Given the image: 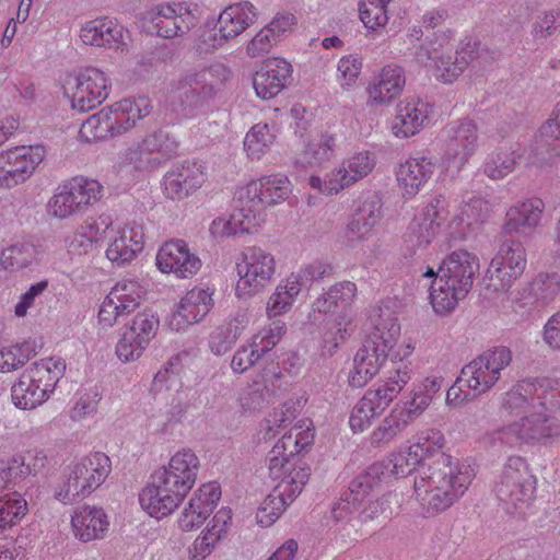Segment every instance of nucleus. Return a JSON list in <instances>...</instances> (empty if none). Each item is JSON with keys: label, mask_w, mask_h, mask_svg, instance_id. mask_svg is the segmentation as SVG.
<instances>
[{"label": "nucleus", "mask_w": 560, "mask_h": 560, "mask_svg": "<svg viewBox=\"0 0 560 560\" xmlns=\"http://www.w3.org/2000/svg\"><path fill=\"white\" fill-rule=\"evenodd\" d=\"M560 410V378L518 381L500 398L499 412L510 422L478 438L487 451L548 445L560 438V420L549 411Z\"/></svg>", "instance_id": "1"}, {"label": "nucleus", "mask_w": 560, "mask_h": 560, "mask_svg": "<svg viewBox=\"0 0 560 560\" xmlns=\"http://www.w3.org/2000/svg\"><path fill=\"white\" fill-rule=\"evenodd\" d=\"M474 478L469 465L448 454L417 469L413 497L424 516H434L451 508L464 495Z\"/></svg>", "instance_id": "2"}, {"label": "nucleus", "mask_w": 560, "mask_h": 560, "mask_svg": "<svg viewBox=\"0 0 560 560\" xmlns=\"http://www.w3.org/2000/svg\"><path fill=\"white\" fill-rule=\"evenodd\" d=\"M479 258L467 250H454L441 262L438 272L428 267L423 278H434L430 285V302L434 312L446 315L466 298L479 272Z\"/></svg>", "instance_id": "3"}, {"label": "nucleus", "mask_w": 560, "mask_h": 560, "mask_svg": "<svg viewBox=\"0 0 560 560\" xmlns=\"http://www.w3.org/2000/svg\"><path fill=\"white\" fill-rule=\"evenodd\" d=\"M400 336V325L395 317H380L353 358L349 384L360 388L366 385L386 362Z\"/></svg>", "instance_id": "4"}, {"label": "nucleus", "mask_w": 560, "mask_h": 560, "mask_svg": "<svg viewBox=\"0 0 560 560\" xmlns=\"http://www.w3.org/2000/svg\"><path fill=\"white\" fill-rule=\"evenodd\" d=\"M65 371L66 362L59 357L32 363L11 388L13 404L23 410H33L43 405L54 393Z\"/></svg>", "instance_id": "5"}, {"label": "nucleus", "mask_w": 560, "mask_h": 560, "mask_svg": "<svg viewBox=\"0 0 560 560\" xmlns=\"http://www.w3.org/2000/svg\"><path fill=\"white\" fill-rule=\"evenodd\" d=\"M179 141L170 131L156 129L131 143L119 155L120 168L145 173L155 171L178 155Z\"/></svg>", "instance_id": "6"}, {"label": "nucleus", "mask_w": 560, "mask_h": 560, "mask_svg": "<svg viewBox=\"0 0 560 560\" xmlns=\"http://www.w3.org/2000/svg\"><path fill=\"white\" fill-rule=\"evenodd\" d=\"M536 490V478L526 459L509 456L493 483V492L503 508L510 512H522L528 506Z\"/></svg>", "instance_id": "7"}, {"label": "nucleus", "mask_w": 560, "mask_h": 560, "mask_svg": "<svg viewBox=\"0 0 560 560\" xmlns=\"http://www.w3.org/2000/svg\"><path fill=\"white\" fill-rule=\"evenodd\" d=\"M357 292L358 288L354 282L340 281L329 287L313 302V310L322 314L341 311V314L335 319L334 327L327 330L323 337L324 347L329 353H332L353 331L352 317L347 311L353 303Z\"/></svg>", "instance_id": "8"}, {"label": "nucleus", "mask_w": 560, "mask_h": 560, "mask_svg": "<svg viewBox=\"0 0 560 560\" xmlns=\"http://www.w3.org/2000/svg\"><path fill=\"white\" fill-rule=\"evenodd\" d=\"M512 359L510 348L492 347L462 369L457 383L472 390L476 396L483 395L500 381L502 371L511 364Z\"/></svg>", "instance_id": "9"}, {"label": "nucleus", "mask_w": 560, "mask_h": 560, "mask_svg": "<svg viewBox=\"0 0 560 560\" xmlns=\"http://www.w3.org/2000/svg\"><path fill=\"white\" fill-rule=\"evenodd\" d=\"M110 459L101 452H95L70 466L67 481L57 493L63 503H73L97 489L110 472Z\"/></svg>", "instance_id": "10"}, {"label": "nucleus", "mask_w": 560, "mask_h": 560, "mask_svg": "<svg viewBox=\"0 0 560 560\" xmlns=\"http://www.w3.org/2000/svg\"><path fill=\"white\" fill-rule=\"evenodd\" d=\"M103 186L96 179L73 177L59 185L47 202L49 215L65 220L96 203L103 196Z\"/></svg>", "instance_id": "11"}, {"label": "nucleus", "mask_w": 560, "mask_h": 560, "mask_svg": "<svg viewBox=\"0 0 560 560\" xmlns=\"http://www.w3.org/2000/svg\"><path fill=\"white\" fill-rule=\"evenodd\" d=\"M376 163L377 156L374 151H357L343 159L340 165L334 167L324 178L313 175L308 183L311 188L323 195H337L368 177L375 168Z\"/></svg>", "instance_id": "12"}, {"label": "nucleus", "mask_w": 560, "mask_h": 560, "mask_svg": "<svg viewBox=\"0 0 560 560\" xmlns=\"http://www.w3.org/2000/svg\"><path fill=\"white\" fill-rule=\"evenodd\" d=\"M224 72L223 66L215 65L187 74L180 81L179 115L183 118L195 117L209 106Z\"/></svg>", "instance_id": "13"}, {"label": "nucleus", "mask_w": 560, "mask_h": 560, "mask_svg": "<svg viewBox=\"0 0 560 560\" xmlns=\"http://www.w3.org/2000/svg\"><path fill=\"white\" fill-rule=\"evenodd\" d=\"M236 269L238 280L235 294L246 300L260 293L271 282L276 272V260L269 252L252 246L243 250Z\"/></svg>", "instance_id": "14"}, {"label": "nucleus", "mask_w": 560, "mask_h": 560, "mask_svg": "<svg viewBox=\"0 0 560 560\" xmlns=\"http://www.w3.org/2000/svg\"><path fill=\"white\" fill-rule=\"evenodd\" d=\"M441 162L447 168L459 172L479 149V130L469 118L453 120L443 129Z\"/></svg>", "instance_id": "15"}, {"label": "nucleus", "mask_w": 560, "mask_h": 560, "mask_svg": "<svg viewBox=\"0 0 560 560\" xmlns=\"http://www.w3.org/2000/svg\"><path fill=\"white\" fill-rule=\"evenodd\" d=\"M447 202L442 196L433 198L420 212L415 214L406 233L404 243L410 254L427 248L448 218Z\"/></svg>", "instance_id": "16"}, {"label": "nucleus", "mask_w": 560, "mask_h": 560, "mask_svg": "<svg viewBox=\"0 0 560 560\" xmlns=\"http://www.w3.org/2000/svg\"><path fill=\"white\" fill-rule=\"evenodd\" d=\"M526 264V250L522 243H503L486 271L487 288L494 292H508L523 275Z\"/></svg>", "instance_id": "17"}, {"label": "nucleus", "mask_w": 560, "mask_h": 560, "mask_svg": "<svg viewBox=\"0 0 560 560\" xmlns=\"http://www.w3.org/2000/svg\"><path fill=\"white\" fill-rule=\"evenodd\" d=\"M292 194V184L285 175L275 174L250 180L240 195L242 205L250 208L258 222L265 221V209L284 202Z\"/></svg>", "instance_id": "18"}, {"label": "nucleus", "mask_w": 560, "mask_h": 560, "mask_svg": "<svg viewBox=\"0 0 560 560\" xmlns=\"http://www.w3.org/2000/svg\"><path fill=\"white\" fill-rule=\"evenodd\" d=\"M110 86V80L104 71L88 67L67 81L65 92L73 109L88 112L108 97Z\"/></svg>", "instance_id": "19"}, {"label": "nucleus", "mask_w": 560, "mask_h": 560, "mask_svg": "<svg viewBox=\"0 0 560 560\" xmlns=\"http://www.w3.org/2000/svg\"><path fill=\"white\" fill-rule=\"evenodd\" d=\"M310 478L308 469H301L284 475L279 480L273 490L265 498L260 504L256 518L261 526H270L284 512L296 497L302 492Z\"/></svg>", "instance_id": "20"}, {"label": "nucleus", "mask_w": 560, "mask_h": 560, "mask_svg": "<svg viewBox=\"0 0 560 560\" xmlns=\"http://www.w3.org/2000/svg\"><path fill=\"white\" fill-rule=\"evenodd\" d=\"M45 155L40 145H20L0 152V188L10 189L25 183Z\"/></svg>", "instance_id": "21"}, {"label": "nucleus", "mask_w": 560, "mask_h": 560, "mask_svg": "<svg viewBox=\"0 0 560 560\" xmlns=\"http://www.w3.org/2000/svg\"><path fill=\"white\" fill-rule=\"evenodd\" d=\"M145 289L138 280L118 281L104 299L98 311V323L103 327H113L121 317L129 315L141 303Z\"/></svg>", "instance_id": "22"}, {"label": "nucleus", "mask_w": 560, "mask_h": 560, "mask_svg": "<svg viewBox=\"0 0 560 560\" xmlns=\"http://www.w3.org/2000/svg\"><path fill=\"white\" fill-rule=\"evenodd\" d=\"M258 18L257 8L249 1L235 2L221 11L217 22L218 35H209L207 46L199 45L203 52H211L224 43L243 34Z\"/></svg>", "instance_id": "23"}, {"label": "nucleus", "mask_w": 560, "mask_h": 560, "mask_svg": "<svg viewBox=\"0 0 560 560\" xmlns=\"http://www.w3.org/2000/svg\"><path fill=\"white\" fill-rule=\"evenodd\" d=\"M148 20L151 30L164 38L183 36L198 23L197 15L187 2L159 4L148 13Z\"/></svg>", "instance_id": "24"}, {"label": "nucleus", "mask_w": 560, "mask_h": 560, "mask_svg": "<svg viewBox=\"0 0 560 560\" xmlns=\"http://www.w3.org/2000/svg\"><path fill=\"white\" fill-rule=\"evenodd\" d=\"M428 399L399 401L371 433V444H388L401 434L428 408Z\"/></svg>", "instance_id": "25"}, {"label": "nucleus", "mask_w": 560, "mask_h": 560, "mask_svg": "<svg viewBox=\"0 0 560 560\" xmlns=\"http://www.w3.org/2000/svg\"><path fill=\"white\" fill-rule=\"evenodd\" d=\"M214 290L203 287H194L180 298L170 319L172 330L184 331L189 326L202 322L214 305Z\"/></svg>", "instance_id": "26"}, {"label": "nucleus", "mask_w": 560, "mask_h": 560, "mask_svg": "<svg viewBox=\"0 0 560 560\" xmlns=\"http://www.w3.org/2000/svg\"><path fill=\"white\" fill-rule=\"evenodd\" d=\"M434 118V105L419 97L400 101L392 121V132L398 139L416 136L431 125Z\"/></svg>", "instance_id": "27"}, {"label": "nucleus", "mask_w": 560, "mask_h": 560, "mask_svg": "<svg viewBox=\"0 0 560 560\" xmlns=\"http://www.w3.org/2000/svg\"><path fill=\"white\" fill-rule=\"evenodd\" d=\"M185 497L180 490L154 472L152 482L140 492L139 502L150 516L160 520L172 514Z\"/></svg>", "instance_id": "28"}, {"label": "nucleus", "mask_w": 560, "mask_h": 560, "mask_svg": "<svg viewBox=\"0 0 560 560\" xmlns=\"http://www.w3.org/2000/svg\"><path fill=\"white\" fill-rule=\"evenodd\" d=\"M435 171L432 158L417 153L396 168L398 190L405 200L413 199L428 184Z\"/></svg>", "instance_id": "29"}, {"label": "nucleus", "mask_w": 560, "mask_h": 560, "mask_svg": "<svg viewBox=\"0 0 560 560\" xmlns=\"http://www.w3.org/2000/svg\"><path fill=\"white\" fill-rule=\"evenodd\" d=\"M381 464H373L369 469L354 478L347 491L334 504L331 514L338 522L350 521L354 514L359 516V510L366 499L369 488L377 486V475L383 474Z\"/></svg>", "instance_id": "30"}, {"label": "nucleus", "mask_w": 560, "mask_h": 560, "mask_svg": "<svg viewBox=\"0 0 560 560\" xmlns=\"http://www.w3.org/2000/svg\"><path fill=\"white\" fill-rule=\"evenodd\" d=\"M156 266L164 273H174L179 279L195 276L201 268L200 258L190 252L183 240L166 242L159 249Z\"/></svg>", "instance_id": "31"}, {"label": "nucleus", "mask_w": 560, "mask_h": 560, "mask_svg": "<svg viewBox=\"0 0 560 560\" xmlns=\"http://www.w3.org/2000/svg\"><path fill=\"white\" fill-rule=\"evenodd\" d=\"M382 218V201L375 196L363 199L350 215L345 230L348 245L368 241Z\"/></svg>", "instance_id": "32"}, {"label": "nucleus", "mask_w": 560, "mask_h": 560, "mask_svg": "<svg viewBox=\"0 0 560 560\" xmlns=\"http://www.w3.org/2000/svg\"><path fill=\"white\" fill-rule=\"evenodd\" d=\"M199 467L195 452L182 448L170 458L167 466L158 469L155 474L187 495L197 480Z\"/></svg>", "instance_id": "33"}, {"label": "nucleus", "mask_w": 560, "mask_h": 560, "mask_svg": "<svg viewBox=\"0 0 560 560\" xmlns=\"http://www.w3.org/2000/svg\"><path fill=\"white\" fill-rule=\"evenodd\" d=\"M221 498V489L217 482H207L194 492L187 506L178 518L183 530H192L200 527L212 513Z\"/></svg>", "instance_id": "34"}, {"label": "nucleus", "mask_w": 560, "mask_h": 560, "mask_svg": "<svg viewBox=\"0 0 560 560\" xmlns=\"http://www.w3.org/2000/svg\"><path fill=\"white\" fill-rule=\"evenodd\" d=\"M109 124L116 137L133 129L138 121L148 117L152 109V101L148 96L122 98L112 105L105 106Z\"/></svg>", "instance_id": "35"}, {"label": "nucleus", "mask_w": 560, "mask_h": 560, "mask_svg": "<svg viewBox=\"0 0 560 560\" xmlns=\"http://www.w3.org/2000/svg\"><path fill=\"white\" fill-rule=\"evenodd\" d=\"M144 233L142 225L132 222L114 229L106 249V257L117 266H124L133 260L142 252Z\"/></svg>", "instance_id": "36"}, {"label": "nucleus", "mask_w": 560, "mask_h": 560, "mask_svg": "<svg viewBox=\"0 0 560 560\" xmlns=\"http://www.w3.org/2000/svg\"><path fill=\"white\" fill-rule=\"evenodd\" d=\"M292 66L282 58L266 60L254 75V89L262 100L277 96L289 83Z\"/></svg>", "instance_id": "37"}, {"label": "nucleus", "mask_w": 560, "mask_h": 560, "mask_svg": "<svg viewBox=\"0 0 560 560\" xmlns=\"http://www.w3.org/2000/svg\"><path fill=\"white\" fill-rule=\"evenodd\" d=\"M206 180L201 166L186 163L174 166L163 179L164 194L172 200H183L199 189Z\"/></svg>", "instance_id": "38"}, {"label": "nucleus", "mask_w": 560, "mask_h": 560, "mask_svg": "<svg viewBox=\"0 0 560 560\" xmlns=\"http://www.w3.org/2000/svg\"><path fill=\"white\" fill-rule=\"evenodd\" d=\"M300 452L299 440H296L291 429L281 436L268 454L267 460L270 477L277 479L284 475H291L295 470H310L305 465H296L295 455Z\"/></svg>", "instance_id": "39"}, {"label": "nucleus", "mask_w": 560, "mask_h": 560, "mask_svg": "<svg viewBox=\"0 0 560 560\" xmlns=\"http://www.w3.org/2000/svg\"><path fill=\"white\" fill-rule=\"evenodd\" d=\"M294 21L293 14H277L248 42L246 54L252 58L268 54L292 30Z\"/></svg>", "instance_id": "40"}, {"label": "nucleus", "mask_w": 560, "mask_h": 560, "mask_svg": "<svg viewBox=\"0 0 560 560\" xmlns=\"http://www.w3.org/2000/svg\"><path fill=\"white\" fill-rule=\"evenodd\" d=\"M122 27L107 16L86 21L80 30L81 42L89 46L117 49L122 44Z\"/></svg>", "instance_id": "41"}, {"label": "nucleus", "mask_w": 560, "mask_h": 560, "mask_svg": "<svg viewBox=\"0 0 560 560\" xmlns=\"http://www.w3.org/2000/svg\"><path fill=\"white\" fill-rule=\"evenodd\" d=\"M559 294L560 275L539 273L513 300L521 302L523 306H545L552 303Z\"/></svg>", "instance_id": "42"}, {"label": "nucleus", "mask_w": 560, "mask_h": 560, "mask_svg": "<svg viewBox=\"0 0 560 560\" xmlns=\"http://www.w3.org/2000/svg\"><path fill=\"white\" fill-rule=\"evenodd\" d=\"M74 536L88 542L104 538L109 521L102 508L84 505L74 511L71 518Z\"/></svg>", "instance_id": "43"}, {"label": "nucleus", "mask_w": 560, "mask_h": 560, "mask_svg": "<svg viewBox=\"0 0 560 560\" xmlns=\"http://www.w3.org/2000/svg\"><path fill=\"white\" fill-rule=\"evenodd\" d=\"M545 205L539 198H529L511 207L505 215L504 230L509 233L530 234L539 224Z\"/></svg>", "instance_id": "44"}, {"label": "nucleus", "mask_w": 560, "mask_h": 560, "mask_svg": "<svg viewBox=\"0 0 560 560\" xmlns=\"http://www.w3.org/2000/svg\"><path fill=\"white\" fill-rule=\"evenodd\" d=\"M404 69L396 65L385 66L375 82L368 89L369 101L375 105L389 104L404 90Z\"/></svg>", "instance_id": "45"}, {"label": "nucleus", "mask_w": 560, "mask_h": 560, "mask_svg": "<svg viewBox=\"0 0 560 560\" xmlns=\"http://www.w3.org/2000/svg\"><path fill=\"white\" fill-rule=\"evenodd\" d=\"M390 404L381 392L374 388L368 389L363 397L353 406L349 425L354 433H360L370 428L372 420L380 416Z\"/></svg>", "instance_id": "46"}, {"label": "nucleus", "mask_w": 560, "mask_h": 560, "mask_svg": "<svg viewBox=\"0 0 560 560\" xmlns=\"http://www.w3.org/2000/svg\"><path fill=\"white\" fill-rule=\"evenodd\" d=\"M260 223L252 213L250 208L242 205L229 217H220L212 221L210 232L214 237H229L238 233H254Z\"/></svg>", "instance_id": "47"}, {"label": "nucleus", "mask_w": 560, "mask_h": 560, "mask_svg": "<svg viewBox=\"0 0 560 560\" xmlns=\"http://www.w3.org/2000/svg\"><path fill=\"white\" fill-rule=\"evenodd\" d=\"M337 138L329 132L313 136L295 158V165L315 167L328 162L336 151Z\"/></svg>", "instance_id": "48"}, {"label": "nucleus", "mask_w": 560, "mask_h": 560, "mask_svg": "<svg viewBox=\"0 0 560 560\" xmlns=\"http://www.w3.org/2000/svg\"><path fill=\"white\" fill-rule=\"evenodd\" d=\"M524 150L520 143L501 145L492 151L483 163V173L493 180H499L512 173Z\"/></svg>", "instance_id": "49"}, {"label": "nucleus", "mask_w": 560, "mask_h": 560, "mask_svg": "<svg viewBox=\"0 0 560 560\" xmlns=\"http://www.w3.org/2000/svg\"><path fill=\"white\" fill-rule=\"evenodd\" d=\"M38 252L30 242H14L0 253V266L9 272H18L30 268L37 260Z\"/></svg>", "instance_id": "50"}, {"label": "nucleus", "mask_w": 560, "mask_h": 560, "mask_svg": "<svg viewBox=\"0 0 560 560\" xmlns=\"http://www.w3.org/2000/svg\"><path fill=\"white\" fill-rule=\"evenodd\" d=\"M445 438L442 431L438 429H424L419 431L415 436V442L410 445L413 454L419 456L421 466L434 463L439 455L445 454L443 447Z\"/></svg>", "instance_id": "51"}, {"label": "nucleus", "mask_w": 560, "mask_h": 560, "mask_svg": "<svg viewBox=\"0 0 560 560\" xmlns=\"http://www.w3.org/2000/svg\"><path fill=\"white\" fill-rule=\"evenodd\" d=\"M276 140V130L268 124H256L246 133L244 150L250 160H260L271 148Z\"/></svg>", "instance_id": "52"}, {"label": "nucleus", "mask_w": 560, "mask_h": 560, "mask_svg": "<svg viewBox=\"0 0 560 560\" xmlns=\"http://www.w3.org/2000/svg\"><path fill=\"white\" fill-rule=\"evenodd\" d=\"M114 232L112 215L103 213L97 218H88L78 229L77 238L80 237L81 245L85 246L84 252L88 247H92L94 243L104 241Z\"/></svg>", "instance_id": "53"}, {"label": "nucleus", "mask_w": 560, "mask_h": 560, "mask_svg": "<svg viewBox=\"0 0 560 560\" xmlns=\"http://www.w3.org/2000/svg\"><path fill=\"white\" fill-rule=\"evenodd\" d=\"M530 34L535 42L546 43L560 36V9L541 10L534 16Z\"/></svg>", "instance_id": "54"}, {"label": "nucleus", "mask_w": 560, "mask_h": 560, "mask_svg": "<svg viewBox=\"0 0 560 560\" xmlns=\"http://www.w3.org/2000/svg\"><path fill=\"white\" fill-rule=\"evenodd\" d=\"M413 375V369L410 362L400 360L395 362L393 369L388 372V376L383 384L374 388L381 392V395L390 404L404 387L410 382Z\"/></svg>", "instance_id": "55"}, {"label": "nucleus", "mask_w": 560, "mask_h": 560, "mask_svg": "<svg viewBox=\"0 0 560 560\" xmlns=\"http://www.w3.org/2000/svg\"><path fill=\"white\" fill-rule=\"evenodd\" d=\"M301 409L302 401L300 398L285 400L280 408L276 409L266 420L264 439H273L278 433V429L290 424L298 417Z\"/></svg>", "instance_id": "56"}, {"label": "nucleus", "mask_w": 560, "mask_h": 560, "mask_svg": "<svg viewBox=\"0 0 560 560\" xmlns=\"http://www.w3.org/2000/svg\"><path fill=\"white\" fill-rule=\"evenodd\" d=\"M106 108L90 116L80 128V137L88 142L106 140L116 137Z\"/></svg>", "instance_id": "57"}, {"label": "nucleus", "mask_w": 560, "mask_h": 560, "mask_svg": "<svg viewBox=\"0 0 560 560\" xmlns=\"http://www.w3.org/2000/svg\"><path fill=\"white\" fill-rule=\"evenodd\" d=\"M451 48L440 45V51H435V63L433 67V75L436 80L450 84L456 81L464 72L456 55L451 54Z\"/></svg>", "instance_id": "58"}, {"label": "nucleus", "mask_w": 560, "mask_h": 560, "mask_svg": "<svg viewBox=\"0 0 560 560\" xmlns=\"http://www.w3.org/2000/svg\"><path fill=\"white\" fill-rule=\"evenodd\" d=\"M27 503L18 492L0 498V529L4 530L20 523L26 515Z\"/></svg>", "instance_id": "59"}, {"label": "nucleus", "mask_w": 560, "mask_h": 560, "mask_svg": "<svg viewBox=\"0 0 560 560\" xmlns=\"http://www.w3.org/2000/svg\"><path fill=\"white\" fill-rule=\"evenodd\" d=\"M389 2L390 0H362L359 3L360 20L366 28L377 31L388 23Z\"/></svg>", "instance_id": "60"}, {"label": "nucleus", "mask_w": 560, "mask_h": 560, "mask_svg": "<svg viewBox=\"0 0 560 560\" xmlns=\"http://www.w3.org/2000/svg\"><path fill=\"white\" fill-rule=\"evenodd\" d=\"M159 327V317L152 311L144 310L139 312L124 328L149 346L156 336Z\"/></svg>", "instance_id": "61"}, {"label": "nucleus", "mask_w": 560, "mask_h": 560, "mask_svg": "<svg viewBox=\"0 0 560 560\" xmlns=\"http://www.w3.org/2000/svg\"><path fill=\"white\" fill-rule=\"evenodd\" d=\"M539 137L547 147L550 158L560 156V102L556 105L549 119L539 128Z\"/></svg>", "instance_id": "62"}, {"label": "nucleus", "mask_w": 560, "mask_h": 560, "mask_svg": "<svg viewBox=\"0 0 560 560\" xmlns=\"http://www.w3.org/2000/svg\"><path fill=\"white\" fill-rule=\"evenodd\" d=\"M491 212L489 201L480 196L472 195L463 201L459 211V220L468 226L483 222Z\"/></svg>", "instance_id": "63"}, {"label": "nucleus", "mask_w": 560, "mask_h": 560, "mask_svg": "<svg viewBox=\"0 0 560 560\" xmlns=\"http://www.w3.org/2000/svg\"><path fill=\"white\" fill-rule=\"evenodd\" d=\"M284 332L285 324L281 320H273L268 327L254 335L249 342L257 348L259 355L262 357L279 342Z\"/></svg>", "instance_id": "64"}]
</instances>
